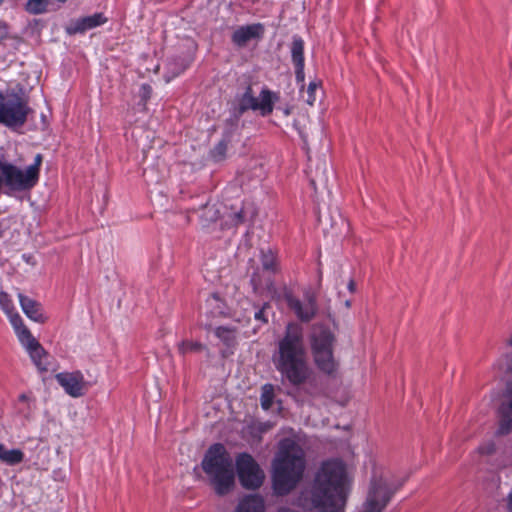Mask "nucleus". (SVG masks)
Instances as JSON below:
<instances>
[{"label": "nucleus", "mask_w": 512, "mask_h": 512, "mask_svg": "<svg viewBox=\"0 0 512 512\" xmlns=\"http://www.w3.org/2000/svg\"><path fill=\"white\" fill-rule=\"evenodd\" d=\"M272 359L282 378L290 384L299 386L310 379L313 371L309 365L303 328L300 324H287Z\"/></svg>", "instance_id": "f257e3e1"}, {"label": "nucleus", "mask_w": 512, "mask_h": 512, "mask_svg": "<svg viewBox=\"0 0 512 512\" xmlns=\"http://www.w3.org/2000/svg\"><path fill=\"white\" fill-rule=\"evenodd\" d=\"M305 470L303 449L293 440L280 442L273 461V488L276 494L286 495L301 481Z\"/></svg>", "instance_id": "f03ea898"}, {"label": "nucleus", "mask_w": 512, "mask_h": 512, "mask_svg": "<svg viewBox=\"0 0 512 512\" xmlns=\"http://www.w3.org/2000/svg\"><path fill=\"white\" fill-rule=\"evenodd\" d=\"M201 467L218 495L231 491L235 480L233 459L222 444H214L207 450Z\"/></svg>", "instance_id": "7ed1b4c3"}, {"label": "nucleus", "mask_w": 512, "mask_h": 512, "mask_svg": "<svg viewBox=\"0 0 512 512\" xmlns=\"http://www.w3.org/2000/svg\"><path fill=\"white\" fill-rule=\"evenodd\" d=\"M400 486V483H392L382 472H374L366 500L359 512H382Z\"/></svg>", "instance_id": "20e7f679"}, {"label": "nucleus", "mask_w": 512, "mask_h": 512, "mask_svg": "<svg viewBox=\"0 0 512 512\" xmlns=\"http://www.w3.org/2000/svg\"><path fill=\"white\" fill-rule=\"evenodd\" d=\"M32 112L27 100L14 92L0 93V123L7 127H21Z\"/></svg>", "instance_id": "39448f33"}, {"label": "nucleus", "mask_w": 512, "mask_h": 512, "mask_svg": "<svg viewBox=\"0 0 512 512\" xmlns=\"http://www.w3.org/2000/svg\"><path fill=\"white\" fill-rule=\"evenodd\" d=\"M0 172L2 184H4L10 191L22 192L33 188L38 180L34 176V172L6 162L0 161Z\"/></svg>", "instance_id": "423d86ee"}, {"label": "nucleus", "mask_w": 512, "mask_h": 512, "mask_svg": "<svg viewBox=\"0 0 512 512\" xmlns=\"http://www.w3.org/2000/svg\"><path fill=\"white\" fill-rule=\"evenodd\" d=\"M237 473L240 483L247 489L260 487L264 480V473L249 454H241L236 459Z\"/></svg>", "instance_id": "0eeeda50"}, {"label": "nucleus", "mask_w": 512, "mask_h": 512, "mask_svg": "<svg viewBox=\"0 0 512 512\" xmlns=\"http://www.w3.org/2000/svg\"><path fill=\"white\" fill-rule=\"evenodd\" d=\"M278 97L270 90L262 89L259 97H255L252 88L247 87L239 100V112L244 113L247 110L260 111L263 116L269 115L273 111L274 100Z\"/></svg>", "instance_id": "6e6552de"}, {"label": "nucleus", "mask_w": 512, "mask_h": 512, "mask_svg": "<svg viewBox=\"0 0 512 512\" xmlns=\"http://www.w3.org/2000/svg\"><path fill=\"white\" fill-rule=\"evenodd\" d=\"M287 306L292 310L295 316L302 322H310L318 312L316 295L313 292H307L304 296V302L295 297L292 292L285 291L283 295Z\"/></svg>", "instance_id": "1a4fd4ad"}, {"label": "nucleus", "mask_w": 512, "mask_h": 512, "mask_svg": "<svg viewBox=\"0 0 512 512\" xmlns=\"http://www.w3.org/2000/svg\"><path fill=\"white\" fill-rule=\"evenodd\" d=\"M55 378L69 396L78 398L85 394L86 382L80 371L61 372Z\"/></svg>", "instance_id": "9d476101"}, {"label": "nucleus", "mask_w": 512, "mask_h": 512, "mask_svg": "<svg viewBox=\"0 0 512 512\" xmlns=\"http://www.w3.org/2000/svg\"><path fill=\"white\" fill-rule=\"evenodd\" d=\"M336 342L333 332L323 325H314L310 335L311 352L334 350Z\"/></svg>", "instance_id": "9b49d317"}, {"label": "nucleus", "mask_w": 512, "mask_h": 512, "mask_svg": "<svg viewBox=\"0 0 512 512\" xmlns=\"http://www.w3.org/2000/svg\"><path fill=\"white\" fill-rule=\"evenodd\" d=\"M498 417L500 433H510L512 431V387H509L501 397Z\"/></svg>", "instance_id": "f8f14e48"}, {"label": "nucleus", "mask_w": 512, "mask_h": 512, "mask_svg": "<svg viewBox=\"0 0 512 512\" xmlns=\"http://www.w3.org/2000/svg\"><path fill=\"white\" fill-rule=\"evenodd\" d=\"M264 28L262 24L241 26L232 34V41L239 47L245 46L250 40L260 38Z\"/></svg>", "instance_id": "ddd939ff"}, {"label": "nucleus", "mask_w": 512, "mask_h": 512, "mask_svg": "<svg viewBox=\"0 0 512 512\" xmlns=\"http://www.w3.org/2000/svg\"><path fill=\"white\" fill-rule=\"evenodd\" d=\"M105 22H106V18L103 16V14L96 13V14L78 19L74 22H71L67 26L66 31L70 35H74L77 33H83L86 30L95 28L101 24H104Z\"/></svg>", "instance_id": "4468645a"}, {"label": "nucleus", "mask_w": 512, "mask_h": 512, "mask_svg": "<svg viewBox=\"0 0 512 512\" xmlns=\"http://www.w3.org/2000/svg\"><path fill=\"white\" fill-rule=\"evenodd\" d=\"M333 351L334 350L312 352L317 368L329 376L335 375L338 370V362L334 357Z\"/></svg>", "instance_id": "2eb2a0df"}, {"label": "nucleus", "mask_w": 512, "mask_h": 512, "mask_svg": "<svg viewBox=\"0 0 512 512\" xmlns=\"http://www.w3.org/2000/svg\"><path fill=\"white\" fill-rule=\"evenodd\" d=\"M19 301L27 317L36 322H45L46 318L42 314L41 305L38 302L22 294H19Z\"/></svg>", "instance_id": "dca6fc26"}, {"label": "nucleus", "mask_w": 512, "mask_h": 512, "mask_svg": "<svg viewBox=\"0 0 512 512\" xmlns=\"http://www.w3.org/2000/svg\"><path fill=\"white\" fill-rule=\"evenodd\" d=\"M264 500L258 495L244 498L238 505L236 512H264Z\"/></svg>", "instance_id": "f3484780"}, {"label": "nucleus", "mask_w": 512, "mask_h": 512, "mask_svg": "<svg viewBox=\"0 0 512 512\" xmlns=\"http://www.w3.org/2000/svg\"><path fill=\"white\" fill-rule=\"evenodd\" d=\"M216 337L228 348L237 345V330L228 326H219L214 331Z\"/></svg>", "instance_id": "a211bd4d"}, {"label": "nucleus", "mask_w": 512, "mask_h": 512, "mask_svg": "<svg viewBox=\"0 0 512 512\" xmlns=\"http://www.w3.org/2000/svg\"><path fill=\"white\" fill-rule=\"evenodd\" d=\"M222 208H223L222 204L207 203L202 208L201 215H200V217H201L202 221L204 222V224L215 222L218 219L222 218L223 217V213L221 211Z\"/></svg>", "instance_id": "6ab92c4d"}, {"label": "nucleus", "mask_w": 512, "mask_h": 512, "mask_svg": "<svg viewBox=\"0 0 512 512\" xmlns=\"http://www.w3.org/2000/svg\"><path fill=\"white\" fill-rule=\"evenodd\" d=\"M30 354L35 365L38 367L40 371H47V354L42 346L37 342L35 345H31L26 348Z\"/></svg>", "instance_id": "aec40b11"}, {"label": "nucleus", "mask_w": 512, "mask_h": 512, "mask_svg": "<svg viewBox=\"0 0 512 512\" xmlns=\"http://www.w3.org/2000/svg\"><path fill=\"white\" fill-rule=\"evenodd\" d=\"M24 454L19 449L7 450L3 444H0V460L3 462L14 465L23 460Z\"/></svg>", "instance_id": "412c9836"}, {"label": "nucleus", "mask_w": 512, "mask_h": 512, "mask_svg": "<svg viewBox=\"0 0 512 512\" xmlns=\"http://www.w3.org/2000/svg\"><path fill=\"white\" fill-rule=\"evenodd\" d=\"M223 218H227L226 223L230 225H238L244 222V215L242 207L228 209L223 206Z\"/></svg>", "instance_id": "4be33fe9"}, {"label": "nucleus", "mask_w": 512, "mask_h": 512, "mask_svg": "<svg viewBox=\"0 0 512 512\" xmlns=\"http://www.w3.org/2000/svg\"><path fill=\"white\" fill-rule=\"evenodd\" d=\"M292 61L294 64H304V42L295 37L291 46Z\"/></svg>", "instance_id": "5701e85b"}, {"label": "nucleus", "mask_w": 512, "mask_h": 512, "mask_svg": "<svg viewBox=\"0 0 512 512\" xmlns=\"http://www.w3.org/2000/svg\"><path fill=\"white\" fill-rule=\"evenodd\" d=\"M262 267L266 271L276 273L278 271L277 257L271 250L263 251L261 256Z\"/></svg>", "instance_id": "b1692460"}, {"label": "nucleus", "mask_w": 512, "mask_h": 512, "mask_svg": "<svg viewBox=\"0 0 512 512\" xmlns=\"http://www.w3.org/2000/svg\"><path fill=\"white\" fill-rule=\"evenodd\" d=\"M49 0H26L25 10L32 15L43 14L47 11Z\"/></svg>", "instance_id": "393cba45"}, {"label": "nucleus", "mask_w": 512, "mask_h": 512, "mask_svg": "<svg viewBox=\"0 0 512 512\" xmlns=\"http://www.w3.org/2000/svg\"><path fill=\"white\" fill-rule=\"evenodd\" d=\"M203 350H206V346L198 341L183 340L178 344V351L182 355L193 352H201Z\"/></svg>", "instance_id": "a878e982"}, {"label": "nucleus", "mask_w": 512, "mask_h": 512, "mask_svg": "<svg viewBox=\"0 0 512 512\" xmlns=\"http://www.w3.org/2000/svg\"><path fill=\"white\" fill-rule=\"evenodd\" d=\"M274 400V386L272 384H265L261 390V406L264 410L271 408Z\"/></svg>", "instance_id": "bb28decb"}, {"label": "nucleus", "mask_w": 512, "mask_h": 512, "mask_svg": "<svg viewBox=\"0 0 512 512\" xmlns=\"http://www.w3.org/2000/svg\"><path fill=\"white\" fill-rule=\"evenodd\" d=\"M16 334L18 336L19 341L22 343L23 346L26 348L37 344V340L32 336L31 332L28 330L26 326L20 328L16 331Z\"/></svg>", "instance_id": "cd10ccee"}, {"label": "nucleus", "mask_w": 512, "mask_h": 512, "mask_svg": "<svg viewBox=\"0 0 512 512\" xmlns=\"http://www.w3.org/2000/svg\"><path fill=\"white\" fill-rule=\"evenodd\" d=\"M228 142L226 140L220 141L211 151V156L215 161H221L226 157Z\"/></svg>", "instance_id": "c85d7f7f"}, {"label": "nucleus", "mask_w": 512, "mask_h": 512, "mask_svg": "<svg viewBox=\"0 0 512 512\" xmlns=\"http://www.w3.org/2000/svg\"><path fill=\"white\" fill-rule=\"evenodd\" d=\"M0 307L6 315L14 312V306L9 295L5 292H0Z\"/></svg>", "instance_id": "c756f323"}, {"label": "nucleus", "mask_w": 512, "mask_h": 512, "mask_svg": "<svg viewBox=\"0 0 512 512\" xmlns=\"http://www.w3.org/2000/svg\"><path fill=\"white\" fill-rule=\"evenodd\" d=\"M321 82L320 81H312L309 83L307 88V99L306 102L308 105L312 106L314 105L316 101L315 92L320 87Z\"/></svg>", "instance_id": "7c9ffc66"}, {"label": "nucleus", "mask_w": 512, "mask_h": 512, "mask_svg": "<svg viewBox=\"0 0 512 512\" xmlns=\"http://www.w3.org/2000/svg\"><path fill=\"white\" fill-rule=\"evenodd\" d=\"M43 157L41 154H37L34 159V163L29 165L27 168L34 172V176L39 180L40 166L42 164Z\"/></svg>", "instance_id": "2f4dec72"}, {"label": "nucleus", "mask_w": 512, "mask_h": 512, "mask_svg": "<svg viewBox=\"0 0 512 512\" xmlns=\"http://www.w3.org/2000/svg\"><path fill=\"white\" fill-rule=\"evenodd\" d=\"M268 308H270L269 303H264L263 306L258 311L255 312V320L259 321L261 324H266L268 322V319L265 316V311Z\"/></svg>", "instance_id": "473e14b6"}, {"label": "nucleus", "mask_w": 512, "mask_h": 512, "mask_svg": "<svg viewBox=\"0 0 512 512\" xmlns=\"http://www.w3.org/2000/svg\"><path fill=\"white\" fill-rule=\"evenodd\" d=\"M7 316L9 317L10 322H11V324H12V326H13V328H14L15 332H16L17 330H19L20 328H22V327H24V326H25V325L23 324V321H22V319H21V317L19 316V314H18V313L13 312V313H11V314H9V315H7Z\"/></svg>", "instance_id": "72a5a7b5"}, {"label": "nucleus", "mask_w": 512, "mask_h": 512, "mask_svg": "<svg viewBox=\"0 0 512 512\" xmlns=\"http://www.w3.org/2000/svg\"><path fill=\"white\" fill-rule=\"evenodd\" d=\"M295 65V75H296V79L298 82L300 83H304V78H305V74H304V64H294Z\"/></svg>", "instance_id": "f704fd0d"}, {"label": "nucleus", "mask_w": 512, "mask_h": 512, "mask_svg": "<svg viewBox=\"0 0 512 512\" xmlns=\"http://www.w3.org/2000/svg\"><path fill=\"white\" fill-rule=\"evenodd\" d=\"M251 284L253 286V290L254 292H258L261 287H262V283H261V280L259 278V275L257 273H254L251 277Z\"/></svg>", "instance_id": "c9c22d12"}, {"label": "nucleus", "mask_w": 512, "mask_h": 512, "mask_svg": "<svg viewBox=\"0 0 512 512\" xmlns=\"http://www.w3.org/2000/svg\"><path fill=\"white\" fill-rule=\"evenodd\" d=\"M478 450L481 454H491L494 452L495 446L493 443H488L484 446H480Z\"/></svg>", "instance_id": "e433bc0d"}, {"label": "nucleus", "mask_w": 512, "mask_h": 512, "mask_svg": "<svg viewBox=\"0 0 512 512\" xmlns=\"http://www.w3.org/2000/svg\"><path fill=\"white\" fill-rule=\"evenodd\" d=\"M20 402H23L26 404V414H29L31 412V405H30V399L26 394H21L18 398Z\"/></svg>", "instance_id": "4c0bfd02"}, {"label": "nucleus", "mask_w": 512, "mask_h": 512, "mask_svg": "<svg viewBox=\"0 0 512 512\" xmlns=\"http://www.w3.org/2000/svg\"><path fill=\"white\" fill-rule=\"evenodd\" d=\"M141 95L144 100H147L150 98L151 95V87L149 85H142L141 87Z\"/></svg>", "instance_id": "58836bf2"}, {"label": "nucleus", "mask_w": 512, "mask_h": 512, "mask_svg": "<svg viewBox=\"0 0 512 512\" xmlns=\"http://www.w3.org/2000/svg\"><path fill=\"white\" fill-rule=\"evenodd\" d=\"M507 508L509 512H512V489L508 495Z\"/></svg>", "instance_id": "ea45409f"}, {"label": "nucleus", "mask_w": 512, "mask_h": 512, "mask_svg": "<svg viewBox=\"0 0 512 512\" xmlns=\"http://www.w3.org/2000/svg\"><path fill=\"white\" fill-rule=\"evenodd\" d=\"M348 289H349V291H350V292H352V293H353V292H355V290H356V284H355L354 280H352V279H351V280L349 281V283H348Z\"/></svg>", "instance_id": "a19ab883"}, {"label": "nucleus", "mask_w": 512, "mask_h": 512, "mask_svg": "<svg viewBox=\"0 0 512 512\" xmlns=\"http://www.w3.org/2000/svg\"><path fill=\"white\" fill-rule=\"evenodd\" d=\"M5 34V29L2 26H0V41L5 37Z\"/></svg>", "instance_id": "79ce46f5"}, {"label": "nucleus", "mask_w": 512, "mask_h": 512, "mask_svg": "<svg viewBox=\"0 0 512 512\" xmlns=\"http://www.w3.org/2000/svg\"><path fill=\"white\" fill-rule=\"evenodd\" d=\"M185 69H186V66H184V65H183V66H181V67L178 69V71L176 72V74H179V73L183 72Z\"/></svg>", "instance_id": "37998d69"}, {"label": "nucleus", "mask_w": 512, "mask_h": 512, "mask_svg": "<svg viewBox=\"0 0 512 512\" xmlns=\"http://www.w3.org/2000/svg\"><path fill=\"white\" fill-rule=\"evenodd\" d=\"M267 288L271 291V290H274V286L273 284L270 282L268 285H267Z\"/></svg>", "instance_id": "c03bdc74"}, {"label": "nucleus", "mask_w": 512, "mask_h": 512, "mask_svg": "<svg viewBox=\"0 0 512 512\" xmlns=\"http://www.w3.org/2000/svg\"><path fill=\"white\" fill-rule=\"evenodd\" d=\"M507 344L512 346V335L508 338Z\"/></svg>", "instance_id": "a18cd8bd"}, {"label": "nucleus", "mask_w": 512, "mask_h": 512, "mask_svg": "<svg viewBox=\"0 0 512 512\" xmlns=\"http://www.w3.org/2000/svg\"><path fill=\"white\" fill-rule=\"evenodd\" d=\"M3 229H2V223L0 222V237L2 236Z\"/></svg>", "instance_id": "49530a36"}, {"label": "nucleus", "mask_w": 512, "mask_h": 512, "mask_svg": "<svg viewBox=\"0 0 512 512\" xmlns=\"http://www.w3.org/2000/svg\"><path fill=\"white\" fill-rule=\"evenodd\" d=\"M345 305H346L347 307H350V305H351L350 301H346V302H345Z\"/></svg>", "instance_id": "de8ad7c7"}, {"label": "nucleus", "mask_w": 512, "mask_h": 512, "mask_svg": "<svg viewBox=\"0 0 512 512\" xmlns=\"http://www.w3.org/2000/svg\"><path fill=\"white\" fill-rule=\"evenodd\" d=\"M311 185L315 187V181L313 179L311 180Z\"/></svg>", "instance_id": "09e8293b"}, {"label": "nucleus", "mask_w": 512, "mask_h": 512, "mask_svg": "<svg viewBox=\"0 0 512 512\" xmlns=\"http://www.w3.org/2000/svg\"><path fill=\"white\" fill-rule=\"evenodd\" d=\"M205 328H206L207 330H209V329L211 328V326H210V325H207Z\"/></svg>", "instance_id": "8fccbe9b"}]
</instances>
